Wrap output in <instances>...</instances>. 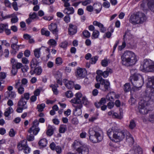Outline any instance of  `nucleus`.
<instances>
[{
  "mask_svg": "<svg viewBox=\"0 0 154 154\" xmlns=\"http://www.w3.org/2000/svg\"><path fill=\"white\" fill-rule=\"evenodd\" d=\"M147 5L150 10L154 12V1L153 0L149 1L147 3Z\"/></svg>",
  "mask_w": 154,
  "mask_h": 154,
  "instance_id": "cd10ccee",
  "label": "nucleus"
},
{
  "mask_svg": "<svg viewBox=\"0 0 154 154\" xmlns=\"http://www.w3.org/2000/svg\"><path fill=\"white\" fill-rule=\"evenodd\" d=\"M13 112L14 110L11 107H8L6 109V111L4 112V116L6 117H8Z\"/></svg>",
  "mask_w": 154,
  "mask_h": 154,
  "instance_id": "bb28decb",
  "label": "nucleus"
},
{
  "mask_svg": "<svg viewBox=\"0 0 154 154\" xmlns=\"http://www.w3.org/2000/svg\"><path fill=\"white\" fill-rule=\"evenodd\" d=\"M74 9L72 7L66 8L63 11V12L68 15L72 14L74 13Z\"/></svg>",
  "mask_w": 154,
  "mask_h": 154,
  "instance_id": "b1692460",
  "label": "nucleus"
},
{
  "mask_svg": "<svg viewBox=\"0 0 154 154\" xmlns=\"http://www.w3.org/2000/svg\"><path fill=\"white\" fill-rule=\"evenodd\" d=\"M131 75L129 78L130 81L134 86L137 88H140L143 85V81L142 75L137 72L135 69L130 70Z\"/></svg>",
  "mask_w": 154,
  "mask_h": 154,
  "instance_id": "f03ea898",
  "label": "nucleus"
},
{
  "mask_svg": "<svg viewBox=\"0 0 154 154\" xmlns=\"http://www.w3.org/2000/svg\"><path fill=\"white\" fill-rule=\"evenodd\" d=\"M133 151L134 154H142V149L139 146H134Z\"/></svg>",
  "mask_w": 154,
  "mask_h": 154,
  "instance_id": "a878e982",
  "label": "nucleus"
},
{
  "mask_svg": "<svg viewBox=\"0 0 154 154\" xmlns=\"http://www.w3.org/2000/svg\"><path fill=\"white\" fill-rule=\"evenodd\" d=\"M12 6L14 9L16 11L18 10V8L17 6V4L16 2H14L12 3Z\"/></svg>",
  "mask_w": 154,
  "mask_h": 154,
  "instance_id": "69168bd1",
  "label": "nucleus"
},
{
  "mask_svg": "<svg viewBox=\"0 0 154 154\" xmlns=\"http://www.w3.org/2000/svg\"><path fill=\"white\" fill-rule=\"evenodd\" d=\"M86 71L85 69L79 68L77 69V74L79 77L84 78L86 76Z\"/></svg>",
  "mask_w": 154,
  "mask_h": 154,
  "instance_id": "dca6fc26",
  "label": "nucleus"
},
{
  "mask_svg": "<svg viewBox=\"0 0 154 154\" xmlns=\"http://www.w3.org/2000/svg\"><path fill=\"white\" fill-rule=\"evenodd\" d=\"M83 36L86 38H89L90 36V33L87 30H84L82 32Z\"/></svg>",
  "mask_w": 154,
  "mask_h": 154,
  "instance_id": "de8ad7c7",
  "label": "nucleus"
},
{
  "mask_svg": "<svg viewBox=\"0 0 154 154\" xmlns=\"http://www.w3.org/2000/svg\"><path fill=\"white\" fill-rule=\"evenodd\" d=\"M97 59L98 57L97 56L93 57L90 59V63L91 64H95Z\"/></svg>",
  "mask_w": 154,
  "mask_h": 154,
  "instance_id": "c03bdc74",
  "label": "nucleus"
},
{
  "mask_svg": "<svg viewBox=\"0 0 154 154\" xmlns=\"http://www.w3.org/2000/svg\"><path fill=\"white\" fill-rule=\"evenodd\" d=\"M23 152L25 153L28 154L30 152V149L28 146L23 148Z\"/></svg>",
  "mask_w": 154,
  "mask_h": 154,
  "instance_id": "052dcab7",
  "label": "nucleus"
},
{
  "mask_svg": "<svg viewBox=\"0 0 154 154\" xmlns=\"http://www.w3.org/2000/svg\"><path fill=\"white\" fill-rule=\"evenodd\" d=\"M127 141L133 144L134 143V140L132 135L129 133H128L126 137Z\"/></svg>",
  "mask_w": 154,
  "mask_h": 154,
  "instance_id": "7c9ffc66",
  "label": "nucleus"
},
{
  "mask_svg": "<svg viewBox=\"0 0 154 154\" xmlns=\"http://www.w3.org/2000/svg\"><path fill=\"white\" fill-rule=\"evenodd\" d=\"M146 17L145 14L141 12H138L131 15L129 19L130 22L134 24L141 23L145 21Z\"/></svg>",
  "mask_w": 154,
  "mask_h": 154,
  "instance_id": "0eeeda50",
  "label": "nucleus"
},
{
  "mask_svg": "<svg viewBox=\"0 0 154 154\" xmlns=\"http://www.w3.org/2000/svg\"><path fill=\"white\" fill-rule=\"evenodd\" d=\"M75 97L71 100V102L73 103L72 106L75 108L74 111H77V109H81L82 107V103L84 105H87L89 104V102L86 97H83L82 100L81 98L82 97V94L80 93H77L75 94Z\"/></svg>",
  "mask_w": 154,
  "mask_h": 154,
  "instance_id": "20e7f679",
  "label": "nucleus"
},
{
  "mask_svg": "<svg viewBox=\"0 0 154 154\" xmlns=\"http://www.w3.org/2000/svg\"><path fill=\"white\" fill-rule=\"evenodd\" d=\"M99 34V32L97 30H94L92 34V36L94 38H97L98 37Z\"/></svg>",
  "mask_w": 154,
  "mask_h": 154,
  "instance_id": "49530a36",
  "label": "nucleus"
},
{
  "mask_svg": "<svg viewBox=\"0 0 154 154\" xmlns=\"http://www.w3.org/2000/svg\"><path fill=\"white\" fill-rule=\"evenodd\" d=\"M48 129L47 132V134L48 135L51 136L53 134L54 129L50 125L48 126Z\"/></svg>",
  "mask_w": 154,
  "mask_h": 154,
  "instance_id": "f704fd0d",
  "label": "nucleus"
},
{
  "mask_svg": "<svg viewBox=\"0 0 154 154\" xmlns=\"http://www.w3.org/2000/svg\"><path fill=\"white\" fill-rule=\"evenodd\" d=\"M49 29L51 31L53 34L57 35L58 33V30L57 29V26L55 23H52L48 27Z\"/></svg>",
  "mask_w": 154,
  "mask_h": 154,
  "instance_id": "4468645a",
  "label": "nucleus"
},
{
  "mask_svg": "<svg viewBox=\"0 0 154 154\" xmlns=\"http://www.w3.org/2000/svg\"><path fill=\"white\" fill-rule=\"evenodd\" d=\"M26 100L23 98H21L18 103V106H22L23 109H26L27 108V105H26Z\"/></svg>",
  "mask_w": 154,
  "mask_h": 154,
  "instance_id": "aec40b11",
  "label": "nucleus"
},
{
  "mask_svg": "<svg viewBox=\"0 0 154 154\" xmlns=\"http://www.w3.org/2000/svg\"><path fill=\"white\" fill-rule=\"evenodd\" d=\"M147 72H154V62H152Z\"/></svg>",
  "mask_w": 154,
  "mask_h": 154,
  "instance_id": "864d4df0",
  "label": "nucleus"
},
{
  "mask_svg": "<svg viewBox=\"0 0 154 154\" xmlns=\"http://www.w3.org/2000/svg\"><path fill=\"white\" fill-rule=\"evenodd\" d=\"M97 74L98 76H103L104 78H106L109 75V72L107 71L103 72L100 70H97Z\"/></svg>",
  "mask_w": 154,
  "mask_h": 154,
  "instance_id": "5701e85b",
  "label": "nucleus"
},
{
  "mask_svg": "<svg viewBox=\"0 0 154 154\" xmlns=\"http://www.w3.org/2000/svg\"><path fill=\"white\" fill-rule=\"evenodd\" d=\"M29 16L32 20H33L36 18L37 17V14L35 12H34L32 14L31 13L29 15Z\"/></svg>",
  "mask_w": 154,
  "mask_h": 154,
  "instance_id": "774afa93",
  "label": "nucleus"
},
{
  "mask_svg": "<svg viewBox=\"0 0 154 154\" xmlns=\"http://www.w3.org/2000/svg\"><path fill=\"white\" fill-rule=\"evenodd\" d=\"M15 134V132L13 129H11L9 132V135L11 137L14 136Z\"/></svg>",
  "mask_w": 154,
  "mask_h": 154,
  "instance_id": "6e6d98bb",
  "label": "nucleus"
},
{
  "mask_svg": "<svg viewBox=\"0 0 154 154\" xmlns=\"http://www.w3.org/2000/svg\"><path fill=\"white\" fill-rule=\"evenodd\" d=\"M17 69L15 68L14 66H12V69L11 71V73L14 75H15L17 74Z\"/></svg>",
  "mask_w": 154,
  "mask_h": 154,
  "instance_id": "0e129e2a",
  "label": "nucleus"
},
{
  "mask_svg": "<svg viewBox=\"0 0 154 154\" xmlns=\"http://www.w3.org/2000/svg\"><path fill=\"white\" fill-rule=\"evenodd\" d=\"M66 125H60L59 129V132L60 133H64L66 130Z\"/></svg>",
  "mask_w": 154,
  "mask_h": 154,
  "instance_id": "2f4dec72",
  "label": "nucleus"
},
{
  "mask_svg": "<svg viewBox=\"0 0 154 154\" xmlns=\"http://www.w3.org/2000/svg\"><path fill=\"white\" fill-rule=\"evenodd\" d=\"M6 77V74L5 72H0V79L1 81L4 79Z\"/></svg>",
  "mask_w": 154,
  "mask_h": 154,
  "instance_id": "5fc2aeb1",
  "label": "nucleus"
},
{
  "mask_svg": "<svg viewBox=\"0 0 154 154\" xmlns=\"http://www.w3.org/2000/svg\"><path fill=\"white\" fill-rule=\"evenodd\" d=\"M62 74L60 72H57L55 74V77L57 80V83L61 85H62Z\"/></svg>",
  "mask_w": 154,
  "mask_h": 154,
  "instance_id": "6ab92c4d",
  "label": "nucleus"
},
{
  "mask_svg": "<svg viewBox=\"0 0 154 154\" xmlns=\"http://www.w3.org/2000/svg\"><path fill=\"white\" fill-rule=\"evenodd\" d=\"M112 95H113V93H109L108 94L106 97V99L109 100H110V99H113V97L112 96Z\"/></svg>",
  "mask_w": 154,
  "mask_h": 154,
  "instance_id": "e2e57ef3",
  "label": "nucleus"
},
{
  "mask_svg": "<svg viewBox=\"0 0 154 154\" xmlns=\"http://www.w3.org/2000/svg\"><path fill=\"white\" fill-rule=\"evenodd\" d=\"M136 125L134 121L133 120H131L130 122L129 128L131 129H133L136 126Z\"/></svg>",
  "mask_w": 154,
  "mask_h": 154,
  "instance_id": "37998d69",
  "label": "nucleus"
},
{
  "mask_svg": "<svg viewBox=\"0 0 154 154\" xmlns=\"http://www.w3.org/2000/svg\"><path fill=\"white\" fill-rule=\"evenodd\" d=\"M8 25L7 24H0V33L3 32L4 30L8 28Z\"/></svg>",
  "mask_w": 154,
  "mask_h": 154,
  "instance_id": "473e14b6",
  "label": "nucleus"
},
{
  "mask_svg": "<svg viewBox=\"0 0 154 154\" xmlns=\"http://www.w3.org/2000/svg\"><path fill=\"white\" fill-rule=\"evenodd\" d=\"M64 83L66 87L69 89H71L74 87V84L73 82L68 81L66 79H64Z\"/></svg>",
  "mask_w": 154,
  "mask_h": 154,
  "instance_id": "a211bd4d",
  "label": "nucleus"
},
{
  "mask_svg": "<svg viewBox=\"0 0 154 154\" xmlns=\"http://www.w3.org/2000/svg\"><path fill=\"white\" fill-rule=\"evenodd\" d=\"M50 87L52 88V90L54 92V94H57L58 92L57 89V87H58V86L57 85H51Z\"/></svg>",
  "mask_w": 154,
  "mask_h": 154,
  "instance_id": "c9c22d12",
  "label": "nucleus"
},
{
  "mask_svg": "<svg viewBox=\"0 0 154 154\" xmlns=\"http://www.w3.org/2000/svg\"><path fill=\"white\" fill-rule=\"evenodd\" d=\"M77 32V27L76 26L71 24L69 25V32L71 35H73L76 33Z\"/></svg>",
  "mask_w": 154,
  "mask_h": 154,
  "instance_id": "f3484780",
  "label": "nucleus"
},
{
  "mask_svg": "<svg viewBox=\"0 0 154 154\" xmlns=\"http://www.w3.org/2000/svg\"><path fill=\"white\" fill-rule=\"evenodd\" d=\"M96 79L97 81L100 82L102 90L105 91L109 89L110 84L108 80L103 79L101 76H96Z\"/></svg>",
  "mask_w": 154,
  "mask_h": 154,
  "instance_id": "6e6552de",
  "label": "nucleus"
},
{
  "mask_svg": "<svg viewBox=\"0 0 154 154\" xmlns=\"http://www.w3.org/2000/svg\"><path fill=\"white\" fill-rule=\"evenodd\" d=\"M94 6L95 9V10L96 11V13L98 14L101 11L102 8V6L101 4H94Z\"/></svg>",
  "mask_w": 154,
  "mask_h": 154,
  "instance_id": "c85d7f7f",
  "label": "nucleus"
},
{
  "mask_svg": "<svg viewBox=\"0 0 154 154\" xmlns=\"http://www.w3.org/2000/svg\"><path fill=\"white\" fill-rule=\"evenodd\" d=\"M152 61L150 59H145L142 66L143 70L144 71L147 72Z\"/></svg>",
  "mask_w": 154,
  "mask_h": 154,
  "instance_id": "f8f14e48",
  "label": "nucleus"
},
{
  "mask_svg": "<svg viewBox=\"0 0 154 154\" xmlns=\"http://www.w3.org/2000/svg\"><path fill=\"white\" fill-rule=\"evenodd\" d=\"M85 144L82 141L79 140H76L73 143V146L74 148L77 151L78 149H80L83 145Z\"/></svg>",
  "mask_w": 154,
  "mask_h": 154,
  "instance_id": "2eb2a0df",
  "label": "nucleus"
},
{
  "mask_svg": "<svg viewBox=\"0 0 154 154\" xmlns=\"http://www.w3.org/2000/svg\"><path fill=\"white\" fill-rule=\"evenodd\" d=\"M55 62L57 64L60 65L62 63L63 61L60 57H58L56 58Z\"/></svg>",
  "mask_w": 154,
  "mask_h": 154,
  "instance_id": "3c124183",
  "label": "nucleus"
},
{
  "mask_svg": "<svg viewBox=\"0 0 154 154\" xmlns=\"http://www.w3.org/2000/svg\"><path fill=\"white\" fill-rule=\"evenodd\" d=\"M7 93L8 94V96L7 97H8V98L11 99L14 98L16 96V94L14 91H9Z\"/></svg>",
  "mask_w": 154,
  "mask_h": 154,
  "instance_id": "72a5a7b5",
  "label": "nucleus"
},
{
  "mask_svg": "<svg viewBox=\"0 0 154 154\" xmlns=\"http://www.w3.org/2000/svg\"><path fill=\"white\" fill-rule=\"evenodd\" d=\"M10 42L11 44H17L18 40L16 37H13L11 39Z\"/></svg>",
  "mask_w": 154,
  "mask_h": 154,
  "instance_id": "a18cd8bd",
  "label": "nucleus"
},
{
  "mask_svg": "<svg viewBox=\"0 0 154 154\" xmlns=\"http://www.w3.org/2000/svg\"><path fill=\"white\" fill-rule=\"evenodd\" d=\"M30 94L29 93H25L23 96H22L21 98H23L25 100H28L29 98Z\"/></svg>",
  "mask_w": 154,
  "mask_h": 154,
  "instance_id": "603ef678",
  "label": "nucleus"
},
{
  "mask_svg": "<svg viewBox=\"0 0 154 154\" xmlns=\"http://www.w3.org/2000/svg\"><path fill=\"white\" fill-rule=\"evenodd\" d=\"M40 146L44 147L46 146L47 144V141L45 138H43L41 140L38 142Z\"/></svg>",
  "mask_w": 154,
  "mask_h": 154,
  "instance_id": "c756f323",
  "label": "nucleus"
},
{
  "mask_svg": "<svg viewBox=\"0 0 154 154\" xmlns=\"http://www.w3.org/2000/svg\"><path fill=\"white\" fill-rule=\"evenodd\" d=\"M89 139L93 143H97L101 141L103 138L102 132L101 130L90 129L89 131Z\"/></svg>",
  "mask_w": 154,
  "mask_h": 154,
  "instance_id": "423d86ee",
  "label": "nucleus"
},
{
  "mask_svg": "<svg viewBox=\"0 0 154 154\" xmlns=\"http://www.w3.org/2000/svg\"><path fill=\"white\" fill-rule=\"evenodd\" d=\"M49 45L53 47H55L57 45L56 42L53 39H51L48 42Z\"/></svg>",
  "mask_w": 154,
  "mask_h": 154,
  "instance_id": "ea45409f",
  "label": "nucleus"
},
{
  "mask_svg": "<svg viewBox=\"0 0 154 154\" xmlns=\"http://www.w3.org/2000/svg\"><path fill=\"white\" fill-rule=\"evenodd\" d=\"M153 101L154 102V90L145 91L143 99L139 103V112L143 115L147 114L149 110L148 107Z\"/></svg>",
  "mask_w": 154,
  "mask_h": 154,
  "instance_id": "f257e3e1",
  "label": "nucleus"
},
{
  "mask_svg": "<svg viewBox=\"0 0 154 154\" xmlns=\"http://www.w3.org/2000/svg\"><path fill=\"white\" fill-rule=\"evenodd\" d=\"M20 46V45H18L17 44H11V48L13 50L11 51V54H15L17 52V51H18Z\"/></svg>",
  "mask_w": 154,
  "mask_h": 154,
  "instance_id": "4be33fe9",
  "label": "nucleus"
},
{
  "mask_svg": "<svg viewBox=\"0 0 154 154\" xmlns=\"http://www.w3.org/2000/svg\"><path fill=\"white\" fill-rule=\"evenodd\" d=\"M107 134L110 139L116 142L122 140L125 137L123 131L113 127L108 130Z\"/></svg>",
  "mask_w": 154,
  "mask_h": 154,
  "instance_id": "39448f33",
  "label": "nucleus"
},
{
  "mask_svg": "<svg viewBox=\"0 0 154 154\" xmlns=\"http://www.w3.org/2000/svg\"><path fill=\"white\" fill-rule=\"evenodd\" d=\"M67 42L66 41H64L62 42L59 45L60 47L64 48H66L67 46Z\"/></svg>",
  "mask_w": 154,
  "mask_h": 154,
  "instance_id": "4d7b16f0",
  "label": "nucleus"
},
{
  "mask_svg": "<svg viewBox=\"0 0 154 154\" xmlns=\"http://www.w3.org/2000/svg\"><path fill=\"white\" fill-rule=\"evenodd\" d=\"M124 91L126 92H128L131 89L130 85L129 83H126L124 86Z\"/></svg>",
  "mask_w": 154,
  "mask_h": 154,
  "instance_id": "4c0bfd02",
  "label": "nucleus"
},
{
  "mask_svg": "<svg viewBox=\"0 0 154 154\" xmlns=\"http://www.w3.org/2000/svg\"><path fill=\"white\" fill-rule=\"evenodd\" d=\"M56 152L58 154H60L62 152L61 148L59 146H56L55 149Z\"/></svg>",
  "mask_w": 154,
  "mask_h": 154,
  "instance_id": "bf43d9fd",
  "label": "nucleus"
},
{
  "mask_svg": "<svg viewBox=\"0 0 154 154\" xmlns=\"http://www.w3.org/2000/svg\"><path fill=\"white\" fill-rule=\"evenodd\" d=\"M37 64L36 59L35 58L33 59L30 62V66L31 68L32 69L33 68L34 66L37 65Z\"/></svg>",
  "mask_w": 154,
  "mask_h": 154,
  "instance_id": "79ce46f5",
  "label": "nucleus"
},
{
  "mask_svg": "<svg viewBox=\"0 0 154 154\" xmlns=\"http://www.w3.org/2000/svg\"><path fill=\"white\" fill-rule=\"evenodd\" d=\"M27 142L26 140H23L21 142L19 143L17 145V147L19 150H21L23 149V148L28 146Z\"/></svg>",
  "mask_w": 154,
  "mask_h": 154,
  "instance_id": "412c9836",
  "label": "nucleus"
},
{
  "mask_svg": "<svg viewBox=\"0 0 154 154\" xmlns=\"http://www.w3.org/2000/svg\"><path fill=\"white\" fill-rule=\"evenodd\" d=\"M66 96L67 98H71L73 96V94L71 91H69L65 93Z\"/></svg>",
  "mask_w": 154,
  "mask_h": 154,
  "instance_id": "09e8293b",
  "label": "nucleus"
},
{
  "mask_svg": "<svg viewBox=\"0 0 154 154\" xmlns=\"http://www.w3.org/2000/svg\"><path fill=\"white\" fill-rule=\"evenodd\" d=\"M42 69L41 68L37 67L32 72V70L30 71V73L31 75H32L34 74H35L37 75H39L42 73Z\"/></svg>",
  "mask_w": 154,
  "mask_h": 154,
  "instance_id": "393cba45",
  "label": "nucleus"
},
{
  "mask_svg": "<svg viewBox=\"0 0 154 154\" xmlns=\"http://www.w3.org/2000/svg\"><path fill=\"white\" fill-rule=\"evenodd\" d=\"M33 126L29 129L28 132L30 133L33 132L35 135H36L39 131V128H37L39 124V122L37 119L35 120L33 122Z\"/></svg>",
  "mask_w": 154,
  "mask_h": 154,
  "instance_id": "1a4fd4ad",
  "label": "nucleus"
},
{
  "mask_svg": "<svg viewBox=\"0 0 154 154\" xmlns=\"http://www.w3.org/2000/svg\"><path fill=\"white\" fill-rule=\"evenodd\" d=\"M101 65L104 67H106L108 64V60L107 59H104L101 61Z\"/></svg>",
  "mask_w": 154,
  "mask_h": 154,
  "instance_id": "8fccbe9b",
  "label": "nucleus"
},
{
  "mask_svg": "<svg viewBox=\"0 0 154 154\" xmlns=\"http://www.w3.org/2000/svg\"><path fill=\"white\" fill-rule=\"evenodd\" d=\"M34 54L35 57L39 58L40 57V50L39 49H35L34 51Z\"/></svg>",
  "mask_w": 154,
  "mask_h": 154,
  "instance_id": "a19ab883",
  "label": "nucleus"
},
{
  "mask_svg": "<svg viewBox=\"0 0 154 154\" xmlns=\"http://www.w3.org/2000/svg\"><path fill=\"white\" fill-rule=\"evenodd\" d=\"M14 86L15 88L17 90L19 94H22L23 93L24 91V88L20 80L16 81Z\"/></svg>",
  "mask_w": 154,
  "mask_h": 154,
  "instance_id": "9b49d317",
  "label": "nucleus"
},
{
  "mask_svg": "<svg viewBox=\"0 0 154 154\" xmlns=\"http://www.w3.org/2000/svg\"><path fill=\"white\" fill-rule=\"evenodd\" d=\"M41 33L42 35H45L46 36H48L50 34V32L46 30L45 28H42L41 30Z\"/></svg>",
  "mask_w": 154,
  "mask_h": 154,
  "instance_id": "e433bc0d",
  "label": "nucleus"
},
{
  "mask_svg": "<svg viewBox=\"0 0 154 154\" xmlns=\"http://www.w3.org/2000/svg\"><path fill=\"white\" fill-rule=\"evenodd\" d=\"M130 31L128 30H127L125 32L124 35L123 36V40L124 41L122 43V44L121 45L119 46L118 47V50L119 51H121L124 48H125L126 46L125 41L127 40V39H129V36L130 35Z\"/></svg>",
  "mask_w": 154,
  "mask_h": 154,
  "instance_id": "9d476101",
  "label": "nucleus"
},
{
  "mask_svg": "<svg viewBox=\"0 0 154 154\" xmlns=\"http://www.w3.org/2000/svg\"><path fill=\"white\" fill-rule=\"evenodd\" d=\"M45 107V104L42 103L40 105H38L37 108L38 109V111L39 112H42L43 111Z\"/></svg>",
  "mask_w": 154,
  "mask_h": 154,
  "instance_id": "58836bf2",
  "label": "nucleus"
},
{
  "mask_svg": "<svg viewBox=\"0 0 154 154\" xmlns=\"http://www.w3.org/2000/svg\"><path fill=\"white\" fill-rule=\"evenodd\" d=\"M27 139L29 141H32L34 139V136L32 134H31L27 136Z\"/></svg>",
  "mask_w": 154,
  "mask_h": 154,
  "instance_id": "13d9d810",
  "label": "nucleus"
},
{
  "mask_svg": "<svg viewBox=\"0 0 154 154\" xmlns=\"http://www.w3.org/2000/svg\"><path fill=\"white\" fill-rule=\"evenodd\" d=\"M103 6L106 8H108L110 6L109 3L108 2H104L103 4Z\"/></svg>",
  "mask_w": 154,
  "mask_h": 154,
  "instance_id": "680f3d73",
  "label": "nucleus"
},
{
  "mask_svg": "<svg viewBox=\"0 0 154 154\" xmlns=\"http://www.w3.org/2000/svg\"><path fill=\"white\" fill-rule=\"evenodd\" d=\"M79 154H88L89 149L88 146L85 144L83 145L77 151Z\"/></svg>",
  "mask_w": 154,
  "mask_h": 154,
  "instance_id": "ddd939ff",
  "label": "nucleus"
},
{
  "mask_svg": "<svg viewBox=\"0 0 154 154\" xmlns=\"http://www.w3.org/2000/svg\"><path fill=\"white\" fill-rule=\"evenodd\" d=\"M29 67L26 65H25L24 67L21 68V70L23 72H25L27 71L29 69Z\"/></svg>",
  "mask_w": 154,
  "mask_h": 154,
  "instance_id": "338daca9",
  "label": "nucleus"
},
{
  "mask_svg": "<svg viewBox=\"0 0 154 154\" xmlns=\"http://www.w3.org/2000/svg\"><path fill=\"white\" fill-rule=\"evenodd\" d=\"M121 59L122 64L127 66L135 64L137 61L135 54L129 51L124 52L121 56Z\"/></svg>",
  "mask_w": 154,
  "mask_h": 154,
  "instance_id": "7ed1b4c3",
  "label": "nucleus"
}]
</instances>
